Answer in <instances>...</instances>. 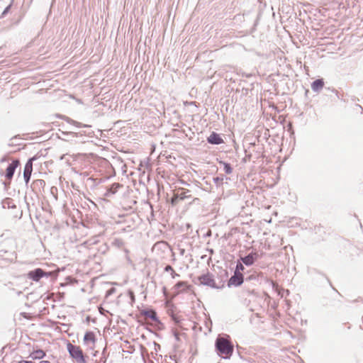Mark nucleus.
Listing matches in <instances>:
<instances>
[{"mask_svg": "<svg viewBox=\"0 0 363 363\" xmlns=\"http://www.w3.org/2000/svg\"><path fill=\"white\" fill-rule=\"evenodd\" d=\"M215 347L219 355L223 358H229L233 354V345L225 337H218L216 340Z\"/></svg>", "mask_w": 363, "mask_h": 363, "instance_id": "nucleus-1", "label": "nucleus"}, {"mask_svg": "<svg viewBox=\"0 0 363 363\" xmlns=\"http://www.w3.org/2000/svg\"><path fill=\"white\" fill-rule=\"evenodd\" d=\"M67 350L70 356L77 362V363H86L85 358L84 357L83 352L80 347L74 345L72 343L69 342L67 345Z\"/></svg>", "mask_w": 363, "mask_h": 363, "instance_id": "nucleus-2", "label": "nucleus"}, {"mask_svg": "<svg viewBox=\"0 0 363 363\" xmlns=\"http://www.w3.org/2000/svg\"><path fill=\"white\" fill-rule=\"evenodd\" d=\"M199 284L208 286L212 289H220V287L217 286L214 279L213 275L208 271L206 273L199 276L198 277Z\"/></svg>", "mask_w": 363, "mask_h": 363, "instance_id": "nucleus-3", "label": "nucleus"}, {"mask_svg": "<svg viewBox=\"0 0 363 363\" xmlns=\"http://www.w3.org/2000/svg\"><path fill=\"white\" fill-rule=\"evenodd\" d=\"M35 157L30 158L25 165L23 177L26 183H28L30 179L32 170H33V161L35 160Z\"/></svg>", "mask_w": 363, "mask_h": 363, "instance_id": "nucleus-4", "label": "nucleus"}, {"mask_svg": "<svg viewBox=\"0 0 363 363\" xmlns=\"http://www.w3.org/2000/svg\"><path fill=\"white\" fill-rule=\"evenodd\" d=\"M243 282V275L242 274L234 273V274L230 278L228 282V286H240Z\"/></svg>", "mask_w": 363, "mask_h": 363, "instance_id": "nucleus-5", "label": "nucleus"}, {"mask_svg": "<svg viewBox=\"0 0 363 363\" xmlns=\"http://www.w3.org/2000/svg\"><path fill=\"white\" fill-rule=\"evenodd\" d=\"M44 276H48L42 269L38 268L28 273V277L33 281H38Z\"/></svg>", "mask_w": 363, "mask_h": 363, "instance_id": "nucleus-6", "label": "nucleus"}, {"mask_svg": "<svg viewBox=\"0 0 363 363\" xmlns=\"http://www.w3.org/2000/svg\"><path fill=\"white\" fill-rule=\"evenodd\" d=\"M19 164L18 160H13L7 167L6 172V177L11 179L15 172L16 168Z\"/></svg>", "mask_w": 363, "mask_h": 363, "instance_id": "nucleus-7", "label": "nucleus"}, {"mask_svg": "<svg viewBox=\"0 0 363 363\" xmlns=\"http://www.w3.org/2000/svg\"><path fill=\"white\" fill-rule=\"evenodd\" d=\"M208 142L213 145H219L223 143V139L216 133H212L207 139Z\"/></svg>", "mask_w": 363, "mask_h": 363, "instance_id": "nucleus-8", "label": "nucleus"}, {"mask_svg": "<svg viewBox=\"0 0 363 363\" xmlns=\"http://www.w3.org/2000/svg\"><path fill=\"white\" fill-rule=\"evenodd\" d=\"M141 314L145 315L146 318H150L151 320H152L155 322H159L157 317V313L153 310L142 311Z\"/></svg>", "mask_w": 363, "mask_h": 363, "instance_id": "nucleus-9", "label": "nucleus"}, {"mask_svg": "<svg viewBox=\"0 0 363 363\" xmlns=\"http://www.w3.org/2000/svg\"><path fill=\"white\" fill-rule=\"evenodd\" d=\"M324 86V82L322 79L315 80L311 84V89L313 91H319L323 89Z\"/></svg>", "mask_w": 363, "mask_h": 363, "instance_id": "nucleus-10", "label": "nucleus"}, {"mask_svg": "<svg viewBox=\"0 0 363 363\" xmlns=\"http://www.w3.org/2000/svg\"><path fill=\"white\" fill-rule=\"evenodd\" d=\"M84 342L85 344H94L95 342L94 334L92 332H86L84 337Z\"/></svg>", "mask_w": 363, "mask_h": 363, "instance_id": "nucleus-11", "label": "nucleus"}, {"mask_svg": "<svg viewBox=\"0 0 363 363\" xmlns=\"http://www.w3.org/2000/svg\"><path fill=\"white\" fill-rule=\"evenodd\" d=\"M33 359H40L45 356V352L42 350H37L30 354Z\"/></svg>", "mask_w": 363, "mask_h": 363, "instance_id": "nucleus-12", "label": "nucleus"}, {"mask_svg": "<svg viewBox=\"0 0 363 363\" xmlns=\"http://www.w3.org/2000/svg\"><path fill=\"white\" fill-rule=\"evenodd\" d=\"M241 260L247 266H250L255 262L252 256H250V254L244 257H241Z\"/></svg>", "mask_w": 363, "mask_h": 363, "instance_id": "nucleus-13", "label": "nucleus"}, {"mask_svg": "<svg viewBox=\"0 0 363 363\" xmlns=\"http://www.w3.org/2000/svg\"><path fill=\"white\" fill-rule=\"evenodd\" d=\"M190 192L189 190H183L181 193H177L179 197V200L180 201H183L186 199H188V198H190L191 197V195L189 194Z\"/></svg>", "mask_w": 363, "mask_h": 363, "instance_id": "nucleus-14", "label": "nucleus"}, {"mask_svg": "<svg viewBox=\"0 0 363 363\" xmlns=\"http://www.w3.org/2000/svg\"><path fill=\"white\" fill-rule=\"evenodd\" d=\"M111 245L116 247H121L123 246V241L120 238H115L112 242Z\"/></svg>", "mask_w": 363, "mask_h": 363, "instance_id": "nucleus-15", "label": "nucleus"}, {"mask_svg": "<svg viewBox=\"0 0 363 363\" xmlns=\"http://www.w3.org/2000/svg\"><path fill=\"white\" fill-rule=\"evenodd\" d=\"M220 163L223 164V169L226 174H230L232 173L233 169L230 164L223 162H220Z\"/></svg>", "mask_w": 363, "mask_h": 363, "instance_id": "nucleus-16", "label": "nucleus"}, {"mask_svg": "<svg viewBox=\"0 0 363 363\" xmlns=\"http://www.w3.org/2000/svg\"><path fill=\"white\" fill-rule=\"evenodd\" d=\"M245 269L244 266L242 265V263L240 262H238L236 265V268H235V272L234 273H238V274H242L240 272L241 271H243Z\"/></svg>", "mask_w": 363, "mask_h": 363, "instance_id": "nucleus-17", "label": "nucleus"}, {"mask_svg": "<svg viewBox=\"0 0 363 363\" xmlns=\"http://www.w3.org/2000/svg\"><path fill=\"white\" fill-rule=\"evenodd\" d=\"M185 287H187V283L185 281H179L174 286V288L176 289H180L181 288H185Z\"/></svg>", "mask_w": 363, "mask_h": 363, "instance_id": "nucleus-18", "label": "nucleus"}, {"mask_svg": "<svg viewBox=\"0 0 363 363\" xmlns=\"http://www.w3.org/2000/svg\"><path fill=\"white\" fill-rule=\"evenodd\" d=\"M121 187V184H118V183H114L112 184L111 189H110V191L112 193V194H114L117 191L118 189H119Z\"/></svg>", "mask_w": 363, "mask_h": 363, "instance_id": "nucleus-19", "label": "nucleus"}, {"mask_svg": "<svg viewBox=\"0 0 363 363\" xmlns=\"http://www.w3.org/2000/svg\"><path fill=\"white\" fill-rule=\"evenodd\" d=\"M179 201H180V200H179V197L177 193L174 194V195L172 198V201H171L172 204L177 205Z\"/></svg>", "mask_w": 363, "mask_h": 363, "instance_id": "nucleus-20", "label": "nucleus"}, {"mask_svg": "<svg viewBox=\"0 0 363 363\" xmlns=\"http://www.w3.org/2000/svg\"><path fill=\"white\" fill-rule=\"evenodd\" d=\"M11 7V4H9L8 6H6V7L5 8V9H4V11L2 12V13H1V16H0V18H4V16H5L9 13V10H10Z\"/></svg>", "mask_w": 363, "mask_h": 363, "instance_id": "nucleus-21", "label": "nucleus"}, {"mask_svg": "<svg viewBox=\"0 0 363 363\" xmlns=\"http://www.w3.org/2000/svg\"><path fill=\"white\" fill-rule=\"evenodd\" d=\"M223 181V177H214L213 178V182L217 185H219V184H222Z\"/></svg>", "mask_w": 363, "mask_h": 363, "instance_id": "nucleus-22", "label": "nucleus"}, {"mask_svg": "<svg viewBox=\"0 0 363 363\" xmlns=\"http://www.w3.org/2000/svg\"><path fill=\"white\" fill-rule=\"evenodd\" d=\"M250 255L252 256L254 262L259 258V254L256 252H252L250 253Z\"/></svg>", "mask_w": 363, "mask_h": 363, "instance_id": "nucleus-23", "label": "nucleus"}, {"mask_svg": "<svg viewBox=\"0 0 363 363\" xmlns=\"http://www.w3.org/2000/svg\"><path fill=\"white\" fill-rule=\"evenodd\" d=\"M164 270L166 272H169V271H171L172 272H174V269L173 268L170 266V265H167L164 268Z\"/></svg>", "mask_w": 363, "mask_h": 363, "instance_id": "nucleus-24", "label": "nucleus"}, {"mask_svg": "<svg viewBox=\"0 0 363 363\" xmlns=\"http://www.w3.org/2000/svg\"><path fill=\"white\" fill-rule=\"evenodd\" d=\"M18 363H33V362L32 361L22 360V361H20Z\"/></svg>", "mask_w": 363, "mask_h": 363, "instance_id": "nucleus-25", "label": "nucleus"}, {"mask_svg": "<svg viewBox=\"0 0 363 363\" xmlns=\"http://www.w3.org/2000/svg\"><path fill=\"white\" fill-rule=\"evenodd\" d=\"M172 278H174L176 277H179V274L175 273L174 272L172 273Z\"/></svg>", "mask_w": 363, "mask_h": 363, "instance_id": "nucleus-26", "label": "nucleus"}, {"mask_svg": "<svg viewBox=\"0 0 363 363\" xmlns=\"http://www.w3.org/2000/svg\"><path fill=\"white\" fill-rule=\"evenodd\" d=\"M130 298H132V300H134V299H135V298H134V294H133V293L132 291H130Z\"/></svg>", "mask_w": 363, "mask_h": 363, "instance_id": "nucleus-27", "label": "nucleus"}, {"mask_svg": "<svg viewBox=\"0 0 363 363\" xmlns=\"http://www.w3.org/2000/svg\"><path fill=\"white\" fill-rule=\"evenodd\" d=\"M40 363H50V362L47 360H43V361H40Z\"/></svg>", "mask_w": 363, "mask_h": 363, "instance_id": "nucleus-28", "label": "nucleus"}, {"mask_svg": "<svg viewBox=\"0 0 363 363\" xmlns=\"http://www.w3.org/2000/svg\"><path fill=\"white\" fill-rule=\"evenodd\" d=\"M74 123L77 125H79V123H77V122H75V121L74 122Z\"/></svg>", "mask_w": 363, "mask_h": 363, "instance_id": "nucleus-29", "label": "nucleus"}]
</instances>
